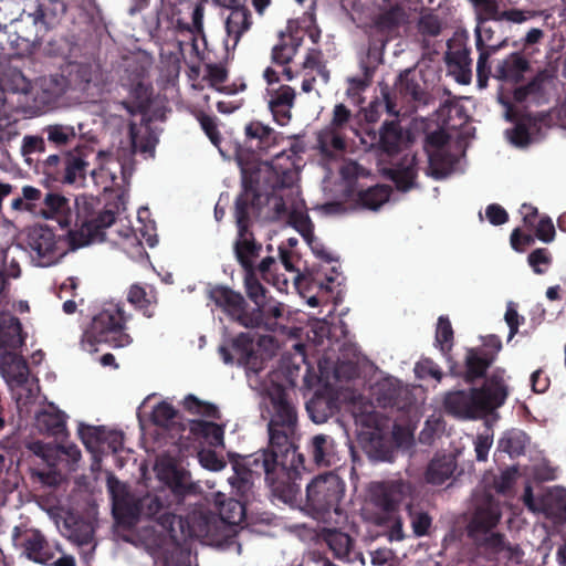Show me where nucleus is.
Returning <instances> with one entry per match:
<instances>
[{
  "instance_id": "obj_1",
  "label": "nucleus",
  "mask_w": 566,
  "mask_h": 566,
  "mask_svg": "<svg viewBox=\"0 0 566 566\" xmlns=\"http://www.w3.org/2000/svg\"><path fill=\"white\" fill-rule=\"evenodd\" d=\"M107 488L113 499V514L119 522L132 524L140 516L156 518L160 531L155 533L146 530L140 538L157 566H188L189 554L176 545L179 541L191 537L180 532V523L187 528V522L170 514L156 495H147L137 502L128 493L126 485L113 475L107 478Z\"/></svg>"
},
{
  "instance_id": "obj_2",
  "label": "nucleus",
  "mask_w": 566,
  "mask_h": 566,
  "mask_svg": "<svg viewBox=\"0 0 566 566\" xmlns=\"http://www.w3.org/2000/svg\"><path fill=\"white\" fill-rule=\"evenodd\" d=\"M96 158L99 161V167L91 170V180L101 185L104 191L114 193L117 198L116 210L106 209L95 214L93 212L96 206L94 198H77V217L82 224L75 233L73 232V250L103 241L104 230L115 222V214H119L126 209L127 195L124 186L128 182L133 171L130 156L122 157L118 154L114 157L108 153L101 151Z\"/></svg>"
},
{
  "instance_id": "obj_3",
  "label": "nucleus",
  "mask_w": 566,
  "mask_h": 566,
  "mask_svg": "<svg viewBox=\"0 0 566 566\" xmlns=\"http://www.w3.org/2000/svg\"><path fill=\"white\" fill-rule=\"evenodd\" d=\"M298 171L290 155L281 153L271 161H262L258 166L256 182H261L260 190L272 198L269 203L277 213H286L289 222L301 233L312 251L324 260L329 259V253L313 235V226L307 216L305 203L298 198L296 186Z\"/></svg>"
},
{
  "instance_id": "obj_4",
  "label": "nucleus",
  "mask_w": 566,
  "mask_h": 566,
  "mask_svg": "<svg viewBox=\"0 0 566 566\" xmlns=\"http://www.w3.org/2000/svg\"><path fill=\"white\" fill-rule=\"evenodd\" d=\"M216 505L219 510V517L203 513L193 512L187 521V528L180 523V532L191 537L200 538L203 543L217 547H229L233 544L234 526L244 518V507L237 500H224L222 493L216 494Z\"/></svg>"
},
{
  "instance_id": "obj_5",
  "label": "nucleus",
  "mask_w": 566,
  "mask_h": 566,
  "mask_svg": "<svg viewBox=\"0 0 566 566\" xmlns=\"http://www.w3.org/2000/svg\"><path fill=\"white\" fill-rule=\"evenodd\" d=\"M353 415L357 423L366 426L359 432V438L367 454L375 460L391 461L394 453L392 441L398 448H408L413 441V432L409 428L396 426L391 432L374 416V406L363 402V398L353 402Z\"/></svg>"
},
{
  "instance_id": "obj_6",
  "label": "nucleus",
  "mask_w": 566,
  "mask_h": 566,
  "mask_svg": "<svg viewBox=\"0 0 566 566\" xmlns=\"http://www.w3.org/2000/svg\"><path fill=\"white\" fill-rule=\"evenodd\" d=\"M507 397L505 371L496 369L481 389L454 390L446 395V410L460 419H478L502 406Z\"/></svg>"
},
{
  "instance_id": "obj_7",
  "label": "nucleus",
  "mask_w": 566,
  "mask_h": 566,
  "mask_svg": "<svg viewBox=\"0 0 566 566\" xmlns=\"http://www.w3.org/2000/svg\"><path fill=\"white\" fill-rule=\"evenodd\" d=\"M409 494L410 485L401 481L375 482L368 488L364 515L375 524L390 526V541L403 538L402 524L396 516V510Z\"/></svg>"
},
{
  "instance_id": "obj_8",
  "label": "nucleus",
  "mask_w": 566,
  "mask_h": 566,
  "mask_svg": "<svg viewBox=\"0 0 566 566\" xmlns=\"http://www.w3.org/2000/svg\"><path fill=\"white\" fill-rule=\"evenodd\" d=\"M126 331V317L122 307L115 303L105 304L84 328L81 348L85 352H96V345L108 343L115 348H123L132 343Z\"/></svg>"
},
{
  "instance_id": "obj_9",
  "label": "nucleus",
  "mask_w": 566,
  "mask_h": 566,
  "mask_svg": "<svg viewBox=\"0 0 566 566\" xmlns=\"http://www.w3.org/2000/svg\"><path fill=\"white\" fill-rule=\"evenodd\" d=\"M258 164L256 166H259ZM242 181L244 186V193L240 196L235 202V218L238 224V241L235 244V252L238 260L247 271H252L254 260L259 254L260 245H256L252 239L251 233L248 231L247 223V205L249 200V191L253 192L259 200L262 197L266 198V202L272 198V195H264V190H260L262 181L256 182L258 167L251 168L248 165L241 167ZM271 208L272 206L268 203Z\"/></svg>"
},
{
  "instance_id": "obj_10",
  "label": "nucleus",
  "mask_w": 566,
  "mask_h": 566,
  "mask_svg": "<svg viewBox=\"0 0 566 566\" xmlns=\"http://www.w3.org/2000/svg\"><path fill=\"white\" fill-rule=\"evenodd\" d=\"M11 209L15 212H28L34 217L54 220L64 231L71 229L69 200L59 193L49 192L42 198L40 189L24 186L22 195L12 199Z\"/></svg>"
},
{
  "instance_id": "obj_11",
  "label": "nucleus",
  "mask_w": 566,
  "mask_h": 566,
  "mask_svg": "<svg viewBox=\"0 0 566 566\" xmlns=\"http://www.w3.org/2000/svg\"><path fill=\"white\" fill-rule=\"evenodd\" d=\"M33 454L31 478L45 486H57L64 480L60 465L71 457V446L33 441L29 444Z\"/></svg>"
},
{
  "instance_id": "obj_12",
  "label": "nucleus",
  "mask_w": 566,
  "mask_h": 566,
  "mask_svg": "<svg viewBox=\"0 0 566 566\" xmlns=\"http://www.w3.org/2000/svg\"><path fill=\"white\" fill-rule=\"evenodd\" d=\"M345 494V483L334 473L314 478L306 486L304 511L315 516L339 512V504Z\"/></svg>"
},
{
  "instance_id": "obj_13",
  "label": "nucleus",
  "mask_w": 566,
  "mask_h": 566,
  "mask_svg": "<svg viewBox=\"0 0 566 566\" xmlns=\"http://www.w3.org/2000/svg\"><path fill=\"white\" fill-rule=\"evenodd\" d=\"M23 245L41 265H51L71 250V229L57 238L46 226L33 227L28 230Z\"/></svg>"
},
{
  "instance_id": "obj_14",
  "label": "nucleus",
  "mask_w": 566,
  "mask_h": 566,
  "mask_svg": "<svg viewBox=\"0 0 566 566\" xmlns=\"http://www.w3.org/2000/svg\"><path fill=\"white\" fill-rule=\"evenodd\" d=\"M268 345L273 346L270 336L259 337L255 344L254 335L248 332L240 334L231 343L221 345L219 353L224 364L242 365L247 367L248 373H258L262 368L264 359L271 355L269 352L261 350Z\"/></svg>"
},
{
  "instance_id": "obj_15",
  "label": "nucleus",
  "mask_w": 566,
  "mask_h": 566,
  "mask_svg": "<svg viewBox=\"0 0 566 566\" xmlns=\"http://www.w3.org/2000/svg\"><path fill=\"white\" fill-rule=\"evenodd\" d=\"M33 86L17 67L7 66L0 71V109L3 113L29 114Z\"/></svg>"
},
{
  "instance_id": "obj_16",
  "label": "nucleus",
  "mask_w": 566,
  "mask_h": 566,
  "mask_svg": "<svg viewBox=\"0 0 566 566\" xmlns=\"http://www.w3.org/2000/svg\"><path fill=\"white\" fill-rule=\"evenodd\" d=\"M277 465V457L273 450H262L244 459L242 464L235 463V475L229 478V483L235 488L239 493L244 494L250 490L253 483V475L265 474L269 481H272V473Z\"/></svg>"
},
{
  "instance_id": "obj_17",
  "label": "nucleus",
  "mask_w": 566,
  "mask_h": 566,
  "mask_svg": "<svg viewBox=\"0 0 566 566\" xmlns=\"http://www.w3.org/2000/svg\"><path fill=\"white\" fill-rule=\"evenodd\" d=\"M270 405L268 411L270 413L269 433L270 441L273 446L279 443L281 439H286L285 428H291L296 421L294 408L286 401L284 391L280 386H273L268 390Z\"/></svg>"
},
{
  "instance_id": "obj_18",
  "label": "nucleus",
  "mask_w": 566,
  "mask_h": 566,
  "mask_svg": "<svg viewBox=\"0 0 566 566\" xmlns=\"http://www.w3.org/2000/svg\"><path fill=\"white\" fill-rule=\"evenodd\" d=\"M61 69V73L43 76L39 81V88L33 93L32 103H30L29 114H39L48 108L55 107L60 98L65 94L70 86V69Z\"/></svg>"
},
{
  "instance_id": "obj_19",
  "label": "nucleus",
  "mask_w": 566,
  "mask_h": 566,
  "mask_svg": "<svg viewBox=\"0 0 566 566\" xmlns=\"http://www.w3.org/2000/svg\"><path fill=\"white\" fill-rule=\"evenodd\" d=\"M523 499L533 513L543 514L556 521L566 520V489L555 486L534 497L531 488L527 486Z\"/></svg>"
},
{
  "instance_id": "obj_20",
  "label": "nucleus",
  "mask_w": 566,
  "mask_h": 566,
  "mask_svg": "<svg viewBox=\"0 0 566 566\" xmlns=\"http://www.w3.org/2000/svg\"><path fill=\"white\" fill-rule=\"evenodd\" d=\"M426 151L428 155V174L442 179L454 170V158L449 154L448 136L443 130H437L427 138Z\"/></svg>"
},
{
  "instance_id": "obj_21",
  "label": "nucleus",
  "mask_w": 566,
  "mask_h": 566,
  "mask_svg": "<svg viewBox=\"0 0 566 566\" xmlns=\"http://www.w3.org/2000/svg\"><path fill=\"white\" fill-rule=\"evenodd\" d=\"M366 147L378 148L389 155L405 149L410 143V135L403 132L396 122L385 123L379 133L368 132L361 138Z\"/></svg>"
},
{
  "instance_id": "obj_22",
  "label": "nucleus",
  "mask_w": 566,
  "mask_h": 566,
  "mask_svg": "<svg viewBox=\"0 0 566 566\" xmlns=\"http://www.w3.org/2000/svg\"><path fill=\"white\" fill-rule=\"evenodd\" d=\"M209 298L232 319L238 321L245 327L256 326L258 319L244 313L243 297L223 286H214L208 292Z\"/></svg>"
},
{
  "instance_id": "obj_23",
  "label": "nucleus",
  "mask_w": 566,
  "mask_h": 566,
  "mask_svg": "<svg viewBox=\"0 0 566 566\" xmlns=\"http://www.w3.org/2000/svg\"><path fill=\"white\" fill-rule=\"evenodd\" d=\"M501 348V340L496 336L490 335L485 338L483 348L469 349L465 357V378L468 380H473L481 377L490 366L494 355L497 354Z\"/></svg>"
},
{
  "instance_id": "obj_24",
  "label": "nucleus",
  "mask_w": 566,
  "mask_h": 566,
  "mask_svg": "<svg viewBox=\"0 0 566 566\" xmlns=\"http://www.w3.org/2000/svg\"><path fill=\"white\" fill-rule=\"evenodd\" d=\"M34 426L39 432L59 439L66 437V415L53 405L41 409L35 415Z\"/></svg>"
},
{
  "instance_id": "obj_25",
  "label": "nucleus",
  "mask_w": 566,
  "mask_h": 566,
  "mask_svg": "<svg viewBox=\"0 0 566 566\" xmlns=\"http://www.w3.org/2000/svg\"><path fill=\"white\" fill-rule=\"evenodd\" d=\"M269 108L280 125H285L290 119V109L293 106L295 92L291 86L282 85L279 88L269 87Z\"/></svg>"
},
{
  "instance_id": "obj_26",
  "label": "nucleus",
  "mask_w": 566,
  "mask_h": 566,
  "mask_svg": "<svg viewBox=\"0 0 566 566\" xmlns=\"http://www.w3.org/2000/svg\"><path fill=\"white\" fill-rule=\"evenodd\" d=\"M23 547L28 558L39 563L49 564L54 554L43 534L38 530H27L23 533Z\"/></svg>"
},
{
  "instance_id": "obj_27",
  "label": "nucleus",
  "mask_w": 566,
  "mask_h": 566,
  "mask_svg": "<svg viewBox=\"0 0 566 566\" xmlns=\"http://www.w3.org/2000/svg\"><path fill=\"white\" fill-rule=\"evenodd\" d=\"M476 46L480 52L478 60V73L481 77L486 72L488 59L495 53L502 45V41H493V30L488 22H479L475 29Z\"/></svg>"
},
{
  "instance_id": "obj_28",
  "label": "nucleus",
  "mask_w": 566,
  "mask_h": 566,
  "mask_svg": "<svg viewBox=\"0 0 566 566\" xmlns=\"http://www.w3.org/2000/svg\"><path fill=\"white\" fill-rule=\"evenodd\" d=\"M157 476L167 483L174 492H184L189 484L188 473L178 469L170 460L160 459L155 464Z\"/></svg>"
},
{
  "instance_id": "obj_29",
  "label": "nucleus",
  "mask_w": 566,
  "mask_h": 566,
  "mask_svg": "<svg viewBox=\"0 0 566 566\" xmlns=\"http://www.w3.org/2000/svg\"><path fill=\"white\" fill-rule=\"evenodd\" d=\"M250 28V14L243 8L233 9L227 21L226 30L227 38L224 44L227 50L234 49L241 38V35Z\"/></svg>"
},
{
  "instance_id": "obj_30",
  "label": "nucleus",
  "mask_w": 566,
  "mask_h": 566,
  "mask_svg": "<svg viewBox=\"0 0 566 566\" xmlns=\"http://www.w3.org/2000/svg\"><path fill=\"white\" fill-rule=\"evenodd\" d=\"M43 174L54 181L71 184V151L50 155L43 161Z\"/></svg>"
},
{
  "instance_id": "obj_31",
  "label": "nucleus",
  "mask_w": 566,
  "mask_h": 566,
  "mask_svg": "<svg viewBox=\"0 0 566 566\" xmlns=\"http://www.w3.org/2000/svg\"><path fill=\"white\" fill-rule=\"evenodd\" d=\"M317 145L321 153L328 158L337 157L346 148L343 133L328 126L317 134Z\"/></svg>"
},
{
  "instance_id": "obj_32",
  "label": "nucleus",
  "mask_w": 566,
  "mask_h": 566,
  "mask_svg": "<svg viewBox=\"0 0 566 566\" xmlns=\"http://www.w3.org/2000/svg\"><path fill=\"white\" fill-rule=\"evenodd\" d=\"M454 469L455 460L452 455L436 458L427 470V481L432 484H442L453 474Z\"/></svg>"
},
{
  "instance_id": "obj_33",
  "label": "nucleus",
  "mask_w": 566,
  "mask_h": 566,
  "mask_svg": "<svg viewBox=\"0 0 566 566\" xmlns=\"http://www.w3.org/2000/svg\"><path fill=\"white\" fill-rule=\"evenodd\" d=\"M390 198L388 186H375L357 193V203L360 208L376 211Z\"/></svg>"
},
{
  "instance_id": "obj_34",
  "label": "nucleus",
  "mask_w": 566,
  "mask_h": 566,
  "mask_svg": "<svg viewBox=\"0 0 566 566\" xmlns=\"http://www.w3.org/2000/svg\"><path fill=\"white\" fill-rule=\"evenodd\" d=\"M323 538L334 553L335 557L350 560L353 544L350 537L346 533L328 528L323 532Z\"/></svg>"
},
{
  "instance_id": "obj_35",
  "label": "nucleus",
  "mask_w": 566,
  "mask_h": 566,
  "mask_svg": "<svg viewBox=\"0 0 566 566\" xmlns=\"http://www.w3.org/2000/svg\"><path fill=\"white\" fill-rule=\"evenodd\" d=\"M500 517L501 510L499 503L490 499L484 506L478 509L472 521L473 531L482 530L486 533L496 525Z\"/></svg>"
},
{
  "instance_id": "obj_36",
  "label": "nucleus",
  "mask_w": 566,
  "mask_h": 566,
  "mask_svg": "<svg viewBox=\"0 0 566 566\" xmlns=\"http://www.w3.org/2000/svg\"><path fill=\"white\" fill-rule=\"evenodd\" d=\"M77 433L86 449L92 453L94 460H98L103 453L104 427L78 424Z\"/></svg>"
},
{
  "instance_id": "obj_37",
  "label": "nucleus",
  "mask_w": 566,
  "mask_h": 566,
  "mask_svg": "<svg viewBox=\"0 0 566 566\" xmlns=\"http://www.w3.org/2000/svg\"><path fill=\"white\" fill-rule=\"evenodd\" d=\"M312 454L317 465H332L336 462L334 442L328 436L317 434L312 439Z\"/></svg>"
},
{
  "instance_id": "obj_38",
  "label": "nucleus",
  "mask_w": 566,
  "mask_h": 566,
  "mask_svg": "<svg viewBox=\"0 0 566 566\" xmlns=\"http://www.w3.org/2000/svg\"><path fill=\"white\" fill-rule=\"evenodd\" d=\"M130 138L135 150L148 153L149 156L154 155L158 137L156 133L149 129L148 125H142L140 127L130 125Z\"/></svg>"
},
{
  "instance_id": "obj_39",
  "label": "nucleus",
  "mask_w": 566,
  "mask_h": 566,
  "mask_svg": "<svg viewBox=\"0 0 566 566\" xmlns=\"http://www.w3.org/2000/svg\"><path fill=\"white\" fill-rule=\"evenodd\" d=\"M190 430L213 447L223 446V428L207 420H192Z\"/></svg>"
},
{
  "instance_id": "obj_40",
  "label": "nucleus",
  "mask_w": 566,
  "mask_h": 566,
  "mask_svg": "<svg viewBox=\"0 0 566 566\" xmlns=\"http://www.w3.org/2000/svg\"><path fill=\"white\" fill-rule=\"evenodd\" d=\"M527 67L525 59L512 54L503 60L495 70V77L506 81H517Z\"/></svg>"
},
{
  "instance_id": "obj_41",
  "label": "nucleus",
  "mask_w": 566,
  "mask_h": 566,
  "mask_svg": "<svg viewBox=\"0 0 566 566\" xmlns=\"http://www.w3.org/2000/svg\"><path fill=\"white\" fill-rule=\"evenodd\" d=\"M400 384L397 379L388 377L382 379L373 388V395L376 397L378 405L388 406L396 403Z\"/></svg>"
},
{
  "instance_id": "obj_42",
  "label": "nucleus",
  "mask_w": 566,
  "mask_h": 566,
  "mask_svg": "<svg viewBox=\"0 0 566 566\" xmlns=\"http://www.w3.org/2000/svg\"><path fill=\"white\" fill-rule=\"evenodd\" d=\"M44 51L49 56L62 59V64H60V67L70 69L71 41L67 36H60L59 39L51 38L48 41Z\"/></svg>"
},
{
  "instance_id": "obj_43",
  "label": "nucleus",
  "mask_w": 566,
  "mask_h": 566,
  "mask_svg": "<svg viewBox=\"0 0 566 566\" xmlns=\"http://www.w3.org/2000/svg\"><path fill=\"white\" fill-rule=\"evenodd\" d=\"M527 443L526 434L521 430H510L499 441V448L510 455L521 454Z\"/></svg>"
},
{
  "instance_id": "obj_44",
  "label": "nucleus",
  "mask_w": 566,
  "mask_h": 566,
  "mask_svg": "<svg viewBox=\"0 0 566 566\" xmlns=\"http://www.w3.org/2000/svg\"><path fill=\"white\" fill-rule=\"evenodd\" d=\"M295 52V46L289 44L276 45L272 52V59L274 63L282 69V74L285 76L286 81H292L294 78L291 67L285 66V64L293 60Z\"/></svg>"
},
{
  "instance_id": "obj_45",
  "label": "nucleus",
  "mask_w": 566,
  "mask_h": 566,
  "mask_svg": "<svg viewBox=\"0 0 566 566\" xmlns=\"http://www.w3.org/2000/svg\"><path fill=\"white\" fill-rule=\"evenodd\" d=\"M122 238L119 244L122 249L133 259H138L144 255V249L140 239L136 235L130 227H124L118 230Z\"/></svg>"
},
{
  "instance_id": "obj_46",
  "label": "nucleus",
  "mask_w": 566,
  "mask_h": 566,
  "mask_svg": "<svg viewBox=\"0 0 566 566\" xmlns=\"http://www.w3.org/2000/svg\"><path fill=\"white\" fill-rule=\"evenodd\" d=\"M128 301L137 307L143 308L147 316L151 315L148 307L156 302V295L151 289L147 290L140 285H133L128 292Z\"/></svg>"
},
{
  "instance_id": "obj_47",
  "label": "nucleus",
  "mask_w": 566,
  "mask_h": 566,
  "mask_svg": "<svg viewBox=\"0 0 566 566\" xmlns=\"http://www.w3.org/2000/svg\"><path fill=\"white\" fill-rule=\"evenodd\" d=\"M509 140L518 147H524L532 142V123L525 119L517 123L512 129L506 130Z\"/></svg>"
},
{
  "instance_id": "obj_48",
  "label": "nucleus",
  "mask_w": 566,
  "mask_h": 566,
  "mask_svg": "<svg viewBox=\"0 0 566 566\" xmlns=\"http://www.w3.org/2000/svg\"><path fill=\"white\" fill-rule=\"evenodd\" d=\"M77 156L73 154V184L77 182L80 185H85L86 177L84 175V170L86 165L88 164V158L94 156V151L92 148H85L82 150L80 147L76 149Z\"/></svg>"
},
{
  "instance_id": "obj_49",
  "label": "nucleus",
  "mask_w": 566,
  "mask_h": 566,
  "mask_svg": "<svg viewBox=\"0 0 566 566\" xmlns=\"http://www.w3.org/2000/svg\"><path fill=\"white\" fill-rule=\"evenodd\" d=\"M473 4L479 22L500 20L501 12L497 10L495 0H470Z\"/></svg>"
},
{
  "instance_id": "obj_50",
  "label": "nucleus",
  "mask_w": 566,
  "mask_h": 566,
  "mask_svg": "<svg viewBox=\"0 0 566 566\" xmlns=\"http://www.w3.org/2000/svg\"><path fill=\"white\" fill-rule=\"evenodd\" d=\"M184 407L193 415L218 418V410L213 405L203 402L192 395L185 398Z\"/></svg>"
},
{
  "instance_id": "obj_51",
  "label": "nucleus",
  "mask_w": 566,
  "mask_h": 566,
  "mask_svg": "<svg viewBox=\"0 0 566 566\" xmlns=\"http://www.w3.org/2000/svg\"><path fill=\"white\" fill-rule=\"evenodd\" d=\"M444 429L442 417L439 413L430 416L423 429L420 432V440L424 443H431L433 439L439 436Z\"/></svg>"
},
{
  "instance_id": "obj_52",
  "label": "nucleus",
  "mask_w": 566,
  "mask_h": 566,
  "mask_svg": "<svg viewBox=\"0 0 566 566\" xmlns=\"http://www.w3.org/2000/svg\"><path fill=\"white\" fill-rule=\"evenodd\" d=\"M415 165V157H412L408 166L400 167L394 171L392 178L399 189L406 191L412 186L416 178Z\"/></svg>"
},
{
  "instance_id": "obj_53",
  "label": "nucleus",
  "mask_w": 566,
  "mask_h": 566,
  "mask_svg": "<svg viewBox=\"0 0 566 566\" xmlns=\"http://www.w3.org/2000/svg\"><path fill=\"white\" fill-rule=\"evenodd\" d=\"M12 467L13 459L0 453V491H7L17 484L12 481V478H15Z\"/></svg>"
},
{
  "instance_id": "obj_54",
  "label": "nucleus",
  "mask_w": 566,
  "mask_h": 566,
  "mask_svg": "<svg viewBox=\"0 0 566 566\" xmlns=\"http://www.w3.org/2000/svg\"><path fill=\"white\" fill-rule=\"evenodd\" d=\"M244 282L249 297L255 303L258 307H261L265 297L264 287L256 280L252 271H247Z\"/></svg>"
},
{
  "instance_id": "obj_55",
  "label": "nucleus",
  "mask_w": 566,
  "mask_h": 566,
  "mask_svg": "<svg viewBox=\"0 0 566 566\" xmlns=\"http://www.w3.org/2000/svg\"><path fill=\"white\" fill-rule=\"evenodd\" d=\"M274 492L282 499L283 502L304 511V502L300 495V488L295 484L287 485L286 488L282 489H280V486H275Z\"/></svg>"
},
{
  "instance_id": "obj_56",
  "label": "nucleus",
  "mask_w": 566,
  "mask_h": 566,
  "mask_svg": "<svg viewBox=\"0 0 566 566\" xmlns=\"http://www.w3.org/2000/svg\"><path fill=\"white\" fill-rule=\"evenodd\" d=\"M44 17H45V13L41 6H39L36 8L34 13H29L27 15V20H29L36 28L35 34L32 39L29 36L24 38L27 41L40 42L43 40L44 34H42L41 32L46 31V22L44 20Z\"/></svg>"
},
{
  "instance_id": "obj_57",
  "label": "nucleus",
  "mask_w": 566,
  "mask_h": 566,
  "mask_svg": "<svg viewBox=\"0 0 566 566\" xmlns=\"http://www.w3.org/2000/svg\"><path fill=\"white\" fill-rule=\"evenodd\" d=\"M198 459L201 467L210 471H220L226 467L224 460L219 458L214 451L209 449H202L198 453Z\"/></svg>"
},
{
  "instance_id": "obj_58",
  "label": "nucleus",
  "mask_w": 566,
  "mask_h": 566,
  "mask_svg": "<svg viewBox=\"0 0 566 566\" xmlns=\"http://www.w3.org/2000/svg\"><path fill=\"white\" fill-rule=\"evenodd\" d=\"M176 416V410L166 401L159 402L153 409V421L159 426H168L169 421Z\"/></svg>"
},
{
  "instance_id": "obj_59",
  "label": "nucleus",
  "mask_w": 566,
  "mask_h": 566,
  "mask_svg": "<svg viewBox=\"0 0 566 566\" xmlns=\"http://www.w3.org/2000/svg\"><path fill=\"white\" fill-rule=\"evenodd\" d=\"M418 25H419V30L423 34H428V35L439 34V32L441 31V27H442L439 18L431 12L422 13Z\"/></svg>"
},
{
  "instance_id": "obj_60",
  "label": "nucleus",
  "mask_w": 566,
  "mask_h": 566,
  "mask_svg": "<svg viewBox=\"0 0 566 566\" xmlns=\"http://www.w3.org/2000/svg\"><path fill=\"white\" fill-rule=\"evenodd\" d=\"M415 373L418 378L423 379L427 377H432L438 381L441 379L442 376L439 367L430 359H422L419 363H417L415 366Z\"/></svg>"
},
{
  "instance_id": "obj_61",
  "label": "nucleus",
  "mask_w": 566,
  "mask_h": 566,
  "mask_svg": "<svg viewBox=\"0 0 566 566\" xmlns=\"http://www.w3.org/2000/svg\"><path fill=\"white\" fill-rule=\"evenodd\" d=\"M350 111L343 104H337L333 111V118L328 127L334 128L343 133L350 119Z\"/></svg>"
},
{
  "instance_id": "obj_62",
  "label": "nucleus",
  "mask_w": 566,
  "mask_h": 566,
  "mask_svg": "<svg viewBox=\"0 0 566 566\" xmlns=\"http://www.w3.org/2000/svg\"><path fill=\"white\" fill-rule=\"evenodd\" d=\"M504 318L510 328L509 340H511L517 333L518 327L524 318L518 315L516 306L513 302L507 303Z\"/></svg>"
},
{
  "instance_id": "obj_63",
  "label": "nucleus",
  "mask_w": 566,
  "mask_h": 566,
  "mask_svg": "<svg viewBox=\"0 0 566 566\" xmlns=\"http://www.w3.org/2000/svg\"><path fill=\"white\" fill-rule=\"evenodd\" d=\"M551 262L549 254L544 249H536L528 255V263L535 273H543L545 271L542 266H547Z\"/></svg>"
},
{
  "instance_id": "obj_64",
  "label": "nucleus",
  "mask_w": 566,
  "mask_h": 566,
  "mask_svg": "<svg viewBox=\"0 0 566 566\" xmlns=\"http://www.w3.org/2000/svg\"><path fill=\"white\" fill-rule=\"evenodd\" d=\"M493 444L492 434H479L474 440V450L479 461L488 459L489 451Z\"/></svg>"
}]
</instances>
